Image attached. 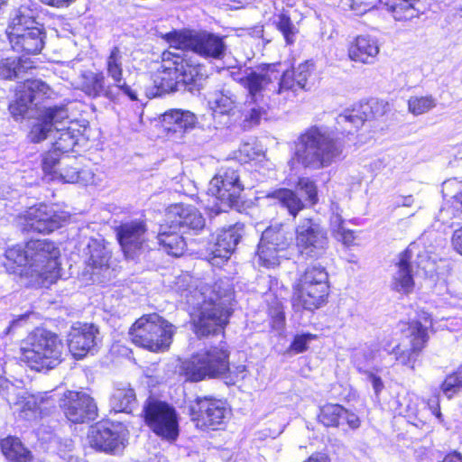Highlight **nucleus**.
I'll use <instances>...</instances> for the list:
<instances>
[{"label":"nucleus","mask_w":462,"mask_h":462,"mask_svg":"<svg viewBox=\"0 0 462 462\" xmlns=\"http://www.w3.org/2000/svg\"><path fill=\"white\" fill-rule=\"evenodd\" d=\"M433 324L432 319L429 314L427 317L420 318V320L412 322L407 331L406 337L402 343L396 345L390 354L395 356L397 363L413 367V364L419 355V352L424 347L429 339L427 328Z\"/></svg>","instance_id":"13"},{"label":"nucleus","mask_w":462,"mask_h":462,"mask_svg":"<svg viewBox=\"0 0 462 462\" xmlns=\"http://www.w3.org/2000/svg\"><path fill=\"white\" fill-rule=\"evenodd\" d=\"M174 333V326L157 313L142 316L129 331L134 344L152 352L167 350Z\"/></svg>","instance_id":"6"},{"label":"nucleus","mask_w":462,"mask_h":462,"mask_svg":"<svg viewBox=\"0 0 462 462\" xmlns=\"http://www.w3.org/2000/svg\"><path fill=\"white\" fill-rule=\"evenodd\" d=\"M43 29H44L43 26L35 20V21H33L32 25H25L24 27H21L19 25V26L15 27V31L10 32L7 34L8 40L14 39V37H18V34L19 35H22L23 33L27 34L28 32H32V30L40 31V30H43Z\"/></svg>","instance_id":"59"},{"label":"nucleus","mask_w":462,"mask_h":462,"mask_svg":"<svg viewBox=\"0 0 462 462\" xmlns=\"http://www.w3.org/2000/svg\"><path fill=\"white\" fill-rule=\"evenodd\" d=\"M2 452L10 462H29L31 452L17 438L7 437L1 441Z\"/></svg>","instance_id":"35"},{"label":"nucleus","mask_w":462,"mask_h":462,"mask_svg":"<svg viewBox=\"0 0 462 462\" xmlns=\"http://www.w3.org/2000/svg\"><path fill=\"white\" fill-rule=\"evenodd\" d=\"M243 233L244 226L238 223L221 229L216 241L209 244L207 249L208 262L212 265H219L227 260L242 238Z\"/></svg>","instance_id":"21"},{"label":"nucleus","mask_w":462,"mask_h":462,"mask_svg":"<svg viewBox=\"0 0 462 462\" xmlns=\"http://www.w3.org/2000/svg\"><path fill=\"white\" fill-rule=\"evenodd\" d=\"M35 12L31 9L28 5H21L14 9L9 17L8 26L6 28V33L15 31V27L25 25H32L35 21Z\"/></svg>","instance_id":"46"},{"label":"nucleus","mask_w":462,"mask_h":462,"mask_svg":"<svg viewBox=\"0 0 462 462\" xmlns=\"http://www.w3.org/2000/svg\"><path fill=\"white\" fill-rule=\"evenodd\" d=\"M26 248L32 273L41 277L45 285L54 283L60 275L59 248L47 239L31 240Z\"/></svg>","instance_id":"9"},{"label":"nucleus","mask_w":462,"mask_h":462,"mask_svg":"<svg viewBox=\"0 0 462 462\" xmlns=\"http://www.w3.org/2000/svg\"><path fill=\"white\" fill-rule=\"evenodd\" d=\"M46 32L43 30L32 31L27 34H22L18 37L9 40L14 51L28 55H35L42 51L44 47Z\"/></svg>","instance_id":"31"},{"label":"nucleus","mask_w":462,"mask_h":462,"mask_svg":"<svg viewBox=\"0 0 462 462\" xmlns=\"http://www.w3.org/2000/svg\"><path fill=\"white\" fill-rule=\"evenodd\" d=\"M379 51V44L374 37L359 35L350 43L347 53L349 59L355 62L373 64Z\"/></svg>","instance_id":"29"},{"label":"nucleus","mask_w":462,"mask_h":462,"mask_svg":"<svg viewBox=\"0 0 462 462\" xmlns=\"http://www.w3.org/2000/svg\"><path fill=\"white\" fill-rule=\"evenodd\" d=\"M431 252L426 250L425 248L423 250L418 251L417 254V267L423 270L425 275H430L432 271V265L433 262L431 260L430 256Z\"/></svg>","instance_id":"56"},{"label":"nucleus","mask_w":462,"mask_h":462,"mask_svg":"<svg viewBox=\"0 0 462 462\" xmlns=\"http://www.w3.org/2000/svg\"><path fill=\"white\" fill-rule=\"evenodd\" d=\"M67 217L64 212H58L47 205L32 207L23 217V229L26 232L51 233L61 226Z\"/></svg>","instance_id":"20"},{"label":"nucleus","mask_w":462,"mask_h":462,"mask_svg":"<svg viewBox=\"0 0 462 462\" xmlns=\"http://www.w3.org/2000/svg\"><path fill=\"white\" fill-rule=\"evenodd\" d=\"M68 119L69 112L65 106L45 107L32 125L28 134L29 140L34 143L44 141L57 125H61Z\"/></svg>","instance_id":"24"},{"label":"nucleus","mask_w":462,"mask_h":462,"mask_svg":"<svg viewBox=\"0 0 462 462\" xmlns=\"http://www.w3.org/2000/svg\"><path fill=\"white\" fill-rule=\"evenodd\" d=\"M196 116L189 111L179 109L170 110L162 115V122L168 131L174 133L193 128L196 124Z\"/></svg>","instance_id":"33"},{"label":"nucleus","mask_w":462,"mask_h":462,"mask_svg":"<svg viewBox=\"0 0 462 462\" xmlns=\"http://www.w3.org/2000/svg\"><path fill=\"white\" fill-rule=\"evenodd\" d=\"M363 374L371 382L375 394L378 395L384 387L382 378L370 370H364Z\"/></svg>","instance_id":"61"},{"label":"nucleus","mask_w":462,"mask_h":462,"mask_svg":"<svg viewBox=\"0 0 462 462\" xmlns=\"http://www.w3.org/2000/svg\"><path fill=\"white\" fill-rule=\"evenodd\" d=\"M342 8L344 10L354 11L356 14L361 15L368 11V7L362 3H356L354 0H344L342 1Z\"/></svg>","instance_id":"60"},{"label":"nucleus","mask_w":462,"mask_h":462,"mask_svg":"<svg viewBox=\"0 0 462 462\" xmlns=\"http://www.w3.org/2000/svg\"><path fill=\"white\" fill-rule=\"evenodd\" d=\"M53 90L42 80L25 79L16 91L15 100L9 105V111L15 120L32 116V108L40 100L50 98Z\"/></svg>","instance_id":"15"},{"label":"nucleus","mask_w":462,"mask_h":462,"mask_svg":"<svg viewBox=\"0 0 462 462\" xmlns=\"http://www.w3.org/2000/svg\"><path fill=\"white\" fill-rule=\"evenodd\" d=\"M328 294V287H297L293 296V306L313 311L324 304Z\"/></svg>","instance_id":"30"},{"label":"nucleus","mask_w":462,"mask_h":462,"mask_svg":"<svg viewBox=\"0 0 462 462\" xmlns=\"http://www.w3.org/2000/svg\"><path fill=\"white\" fill-rule=\"evenodd\" d=\"M418 0H387L386 5L392 11L393 17L398 21H407L417 16L414 7Z\"/></svg>","instance_id":"44"},{"label":"nucleus","mask_w":462,"mask_h":462,"mask_svg":"<svg viewBox=\"0 0 462 462\" xmlns=\"http://www.w3.org/2000/svg\"><path fill=\"white\" fill-rule=\"evenodd\" d=\"M229 410L225 402L211 397H198L194 404L190 406V415L196 427L205 430H215L222 425Z\"/></svg>","instance_id":"16"},{"label":"nucleus","mask_w":462,"mask_h":462,"mask_svg":"<svg viewBox=\"0 0 462 462\" xmlns=\"http://www.w3.org/2000/svg\"><path fill=\"white\" fill-rule=\"evenodd\" d=\"M42 168L47 181L64 183L94 184L95 174L88 168H82L75 156L61 155L56 152H47L42 155Z\"/></svg>","instance_id":"8"},{"label":"nucleus","mask_w":462,"mask_h":462,"mask_svg":"<svg viewBox=\"0 0 462 462\" xmlns=\"http://www.w3.org/2000/svg\"><path fill=\"white\" fill-rule=\"evenodd\" d=\"M5 257L18 265H28L29 263L26 245H16L9 247L5 251Z\"/></svg>","instance_id":"52"},{"label":"nucleus","mask_w":462,"mask_h":462,"mask_svg":"<svg viewBox=\"0 0 462 462\" xmlns=\"http://www.w3.org/2000/svg\"><path fill=\"white\" fill-rule=\"evenodd\" d=\"M181 371L191 382L222 377L229 371V352L223 346L202 349L182 362Z\"/></svg>","instance_id":"7"},{"label":"nucleus","mask_w":462,"mask_h":462,"mask_svg":"<svg viewBox=\"0 0 462 462\" xmlns=\"http://www.w3.org/2000/svg\"><path fill=\"white\" fill-rule=\"evenodd\" d=\"M345 413L346 409L343 406L327 403L320 407L319 420L326 427H338Z\"/></svg>","instance_id":"45"},{"label":"nucleus","mask_w":462,"mask_h":462,"mask_svg":"<svg viewBox=\"0 0 462 462\" xmlns=\"http://www.w3.org/2000/svg\"><path fill=\"white\" fill-rule=\"evenodd\" d=\"M117 238L127 258L134 259L141 251L151 248L150 234L145 223L141 220L122 224L117 230Z\"/></svg>","instance_id":"19"},{"label":"nucleus","mask_w":462,"mask_h":462,"mask_svg":"<svg viewBox=\"0 0 462 462\" xmlns=\"http://www.w3.org/2000/svg\"><path fill=\"white\" fill-rule=\"evenodd\" d=\"M165 222L171 229H182L183 231H199L205 226V218L193 206L182 203L173 204L167 208Z\"/></svg>","instance_id":"23"},{"label":"nucleus","mask_w":462,"mask_h":462,"mask_svg":"<svg viewBox=\"0 0 462 462\" xmlns=\"http://www.w3.org/2000/svg\"><path fill=\"white\" fill-rule=\"evenodd\" d=\"M337 240L341 241L345 245L350 246L354 244L355 236L354 232L349 229H343L336 236H334Z\"/></svg>","instance_id":"62"},{"label":"nucleus","mask_w":462,"mask_h":462,"mask_svg":"<svg viewBox=\"0 0 462 462\" xmlns=\"http://www.w3.org/2000/svg\"><path fill=\"white\" fill-rule=\"evenodd\" d=\"M276 64H265L257 69H245L239 83L247 91L248 102L273 100L277 103L291 101L299 90H309L308 80L313 64L305 61L296 68L280 71Z\"/></svg>","instance_id":"1"},{"label":"nucleus","mask_w":462,"mask_h":462,"mask_svg":"<svg viewBox=\"0 0 462 462\" xmlns=\"http://www.w3.org/2000/svg\"><path fill=\"white\" fill-rule=\"evenodd\" d=\"M342 152L343 144L338 139L313 126L298 138L295 155L304 167L319 170L339 160Z\"/></svg>","instance_id":"4"},{"label":"nucleus","mask_w":462,"mask_h":462,"mask_svg":"<svg viewBox=\"0 0 462 462\" xmlns=\"http://www.w3.org/2000/svg\"><path fill=\"white\" fill-rule=\"evenodd\" d=\"M147 426L157 436L174 441L179 436V417L176 409L169 403L150 400L143 407Z\"/></svg>","instance_id":"12"},{"label":"nucleus","mask_w":462,"mask_h":462,"mask_svg":"<svg viewBox=\"0 0 462 462\" xmlns=\"http://www.w3.org/2000/svg\"><path fill=\"white\" fill-rule=\"evenodd\" d=\"M64 349L58 335L36 328L23 342L20 359L37 371L52 369L60 364Z\"/></svg>","instance_id":"5"},{"label":"nucleus","mask_w":462,"mask_h":462,"mask_svg":"<svg viewBox=\"0 0 462 462\" xmlns=\"http://www.w3.org/2000/svg\"><path fill=\"white\" fill-rule=\"evenodd\" d=\"M85 254L88 255L87 263L93 268H102L106 266L109 259V252L102 241L98 239H89Z\"/></svg>","instance_id":"40"},{"label":"nucleus","mask_w":462,"mask_h":462,"mask_svg":"<svg viewBox=\"0 0 462 462\" xmlns=\"http://www.w3.org/2000/svg\"><path fill=\"white\" fill-rule=\"evenodd\" d=\"M298 188L306 194V199L310 201L311 205H315L318 202L317 186L314 181L308 178H300L298 181Z\"/></svg>","instance_id":"54"},{"label":"nucleus","mask_w":462,"mask_h":462,"mask_svg":"<svg viewBox=\"0 0 462 462\" xmlns=\"http://www.w3.org/2000/svg\"><path fill=\"white\" fill-rule=\"evenodd\" d=\"M134 390L129 383H117L110 397V406L116 412L130 413L136 407Z\"/></svg>","instance_id":"32"},{"label":"nucleus","mask_w":462,"mask_h":462,"mask_svg":"<svg viewBox=\"0 0 462 462\" xmlns=\"http://www.w3.org/2000/svg\"><path fill=\"white\" fill-rule=\"evenodd\" d=\"M170 38L171 48L191 51L207 59L221 60L226 54L223 38L212 32H174Z\"/></svg>","instance_id":"10"},{"label":"nucleus","mask_w":462,"mask_h":462,"mask_svg":"<svg viewBox=\"0 0 462 462\" xmlns=\"http://www.w3.org/2000/svg\"><path fill=\"white\" fill-rule=\"evenodd\" d=\"M451 244L454 250L462 255V226L453 232L451 236Z\"/></svg>","instance_id":"63"},{"label":"nucleus","mask_w":462,"mask_h":462,"mask_svg":"<svg viewBox=\"0 0 462 462\" xmlns=\"http://www.w3.org/2000/svg\"><path fill=\"white\" fill-rule=\"evenodd\" d=\"M343 420H345L352 430H356L360 427V420L358 416L354 412L347 411L346 409V413L343 416Z\"/></svg>","instance_id":"64"},{"label":"nucleus","mask_w":462,"mask_h":462,"mask_svg":"<svg viewBox=\"0 0 462 462\" xmlns=\"http://www.w3.org/2000/svg\"><path fill=\"white\" fill-rule=\"evenodd\" d=\"M376 350L367 348L355 354L354 363L359 372L364 373V370H368L367 366L376 357Z\"/></svg>","instance_id":"53"},{"label":"nucleus","mask_w":462,"mask_h":462,"mask_svg":"<svg viewBox=\"0 0 462 462\" xmlns=\"http://www.w3.org/2000/svg\"><path fill=\"white\" fill-rule=\"evenodd\" d=\"M268 101L248 102L245 98L243 110V127L249 129L259 125L262 117L266 115Z\"/></svg>","instance_id":"41"},{"label":"nucleus","mask_w":462,"mask_h":462,"mask_svg":"<svg viewBox=\"0 0 462 462\" xmlns=\"http://www.w3.org/2000/svg\"><path fill=\"white\" fill-rule=\"evenodd\" d=\"M235 97L228 90H216L208 94V105L214 115H228L235 107Z\"/></svg>","instance_id":"39"},{"label":"nucleus","mask_w":462,"mask_h":462,"mask_svg":"<svg viewBox=\"0 0 462 462\" xmlns=\"http://www.w3.org/2000/svg\"><path fill=\"white\" fill-rule=\"evenodd\" d=\"M283 250L276 248V246L259 243L257 256L259 263L267 268L274 267L280 264V253Z\"/></svg>","instance_id":"48"},{"label":"nucleus","mask_w":462,"mask_h":462,"mask_svg":"<svg viewBox=\"0 0 462 462\" xmlns=\"http://www.w3.org/2000/svg\"><path fill=\"white\" fill-rule=\"evenodd\" d=\"M315 338L316 335L310 333L296 335L290 348L295 353H302L307 350L308 344Z\"/></svg>","instance_id":"55"},{"label":"nucleus","mask_w":462,"mask_h":462,"mask_svg":"<svg viewBox=\"0 0 462 462\" xmlns=\"http://www.w3.org/2000/svg\"><path fill=\"white\" fill-rule=\"evenodd\" d=\"M55 129L59 135L56 137L53 148L50 152H56L61 155H66L65 153L72 151L78 143L79 131L72 130L70 127L62 129L59 127V125H57Z\"/></svg>","instance_id":"42"},{"label":"nucleus","mask_w":462,"mask_h":462,"mask_svg":"<svg viewBox=\"0 0 462 462\" xmlns=\"http://www.w3.org/2000/svg\"><path fill=\"white\" fill-rule=\"evenodd\" d=\"M33 68L29 59L10 57L0 59V79H20L28 69Z\"/></svg>","instance_id":"34"},{"label":"nucleus","mask_w":462,"mask_h":462,"mask_svg":"<svg viewBox=\"0 0 462 462\" xmlns=\"http://www.w3.org/2000/svg\"><path fill=\"white\" fill-rule=\"evenodd\" d=\"M88 438L94 448L117 454L125 447L126 433L121 425L104 421L92 426Z\"/></svg>","instance_id":"17"},{"label":"nucleus","mask_w":462,"mask_h":462,"mask_svg":"<svg viewBox=\"0 0 462 462\" xmlns=\"http://www.w3.org/2000/svg\"><path fill=\"white\" fill-rule=\"evenodd\" d=\"M328 275L321 265H312L306 269L297 287L324 286L328 287Z\"/></svg>","instance_id":"43"},{"label":"nucleus","mask_w":462,"mask_h":462,"mask_svg":"<svg viewBox=\"0 0 462 462\" xmlns=\"http://www.w3.org/2000/svg\"><path fill=\"white\" fill-rule=\"evenodd\" d=\"M244 187L238 169L223 166L209 182L208 193L220 202L219 211H226L236 202Z\"/></svg>","instance_id":"14"},{"label":"nucleus","mask_w":462,"mask_h":462,"mask_svg":"<svg viewBox=\"0 0 462 462\" xmlns=\"http://www.w3.org/2000/svg\"><path fill=\"white\" fill-rule=\"evenodd\" d=\"M77 87L92 98L104 97L114 99L117 96V92L114 91V87L107 82L101 71H83L78 78Z\"/></svg>","instance_id":"27"},{"label":"nucleus","mask_w":462,"mask_h":462,"mask_svg":"<svg viewBox=\"0 0 462 462\" xmlns=\"http://www.w3.org/2000/svg\"><path fill=\"white\" fill-rule=\"evenodd\" d=\"M331 217H330V228L334 236L345 229L344 219L342 218L339 208L337 205L333 204L331 207Z\"/></svg>","instance_id":"57"},{"label":"nucleus","mask_w":462,"mask_h":462,"mask_svg":"<svg viewBox=\"0 0 462 462\" xmlns=\"http://www.w3.org/2000/svg\"><path fill=\"white\" fill-rule=\"evenodd\" d=\"M56 400L53 395L44 393L37 395H32V400L27 402L29 408L34 411H39L40 413L46 412L50 408L55 406Z\"/></svg>","instance_id":"50"},{"label":"nucleus","mask_w":462,"mask_h":462,"mask_svg":"<svg viewBox=\"0 0 462 462\" xmlns=\"http://www.w3.org/2000/svg\"><path fill=\"white\" fill-rule=\"evenodd\" d=\"M66 418L73 423H85L96 419L97 407L94 399L83 391H67L60 401Z\"/></svg>","instance_id":"18"},{"label":"nucleus","mask_w":462,"mask_h":462,"mask_svg":"<svg viewBox=\"0 0 462 462\" xmlns=\"http://www.w3.org/2000/svg\"><path fill=\"white\" fill-rule=\"evenodd\" d=\"M440 390L448 398L462 392V364L445 376L440 383Z\"/></svg>","instance_id":"47"},{"label":"nucleus","mask_w":462,"mask_h":462,"mask_svg":"<svg viewBox=\"0 0 462 462\" xmlns=\"http://www.w3.org/2000/svg\"><path fill=\"white\" fill-rule=\"evenodd\" d=\"M387 103L383 100H373L369 103L360 104L352 109L345 110L337 117V124L342 127L343 132L352 133L366 120L384 115Z\"/></svg>","instance_id":"22"},{"label":"nucleus","mask_w":462,"mask_h":462,"mask_svg":"<svg viewBox=\"0 0 462 462\" xmlns=\"http://www.w3.org/2000/svg\"><path fill=\"white\" fill-rule=\"evenodd\" d=\"M414 249L415 245H411L398 256L390 284L391 289L398 293L408 295L413 291L415 282L411 258Z\"/></svg>","instance_id":"26"},{"label":"nucleus","mask_w":462,"mask_h":462,"mask_svg":"<svg viewBox=\"0 0 462 462\" xmlns=\"http://www.w3.org/2000/svg\"><path fill=\"white\" fill-rule=\"evenodd\" d=\"M234 292L223 281L200 283L187 296L194 333L199 337L223 333L232 315Z\"/></svg>","instance_id":"2"},{"label":"nucleus","mask_w":462,"mask_h":462,"mask_svg":"<svg viewBox=\"0 0 462 462\" xmlns=\"http://www.w3.org/2000/svg\"><path fill=\"white\" fill-rule=\"evenodd\" d=\"M98 329L93 324L73 326L69 335V348L71 354L81 359L93 353L97 346Z\"/></svg>","instance_id":"25"},{"label":"nucleus","mask_w":462,"mask_h":462,"mask_svg":"<svg viewBox=\"0 0 462 462\" xmlns=\"http://www.w3.org/2000/svg\"><path fill=\"white\" fill-rule=\"evenodd\" d=\"M291 236L282 224H275L268 226L262 234L260 242L285 250L290 245Z\"/></svg>","instance_id":"38"},{"label":"nucleus","mask_w":462,"mask_h":462,"mask_svg":"<svg viewBox=\"0 0 462 462\" xmlns=\"http://www.w3.org/2000/svg\"><path fill=\"white\" fill-rule=\"evenodd\" d=\"M176 229L172 231H161L156 236L157 244L168 254L172 256H180L184 253L186 243L181 236L176 233Z\"/></svg>","instance_id":"37"},{"label":"nucleus","mask_w":462,"mask_h":462,"mask_svg":"<svg viewBox=\"0 0 462 462\" xmlns=\"http://www.w3.org/2000/svg\"><path fill=\"white\" fill-rule=\"evenodd\" d=\"M268 198L274 199L278 203L285 208L289 214L296 217L300 210L304 208L302 200L297 194L289 189H278L267 195Z\"/></svg>","instance_id":"36"},{"label":"nucleus","mask_w":462,"mask_h":462,"mask_svg":"<svg viewBox=\"0 0 462 462\" xmlns=\"http://www.w3.org/2000/svg\"><path fill=\"white\" fill-rule=\"evenodd\" d=\"M208 78L205 66L191 64L177 52L167 51L162 54V65L152 76V97L173 91H199Z\"/></svg>","instance_id":"3"},{"label":"nucleus","mask_w":462,"mask_h":462,"mask_svg":"<svg viewBox=\"0 0 462 462\" xmlns=\"http://www.w3.org/2000/svg\"><path fill=\"white\" fill-rule=\"evenodd\" d=\"M256 155L257 152L255 151L254 147L249 143H245L239 147L236 158L241 163H244L254 160Z\"/></svg>","instance_id":"58"},{"label":"nucleus","mask_w":462,"mask_h":462,"mask_svg":"<svg viewBox=\"0 0 462 462\" xmlns=\"http://www.w3.org/2000/svg\"><path fill=\"white\" fill-rule=\"evenodd\" d=\"M295 245L302 257L306 259L320 258L328 248L327 231L315 219L302 218L295 228Z\"/></svg>","instance_id":"11"},{"label":"nucleus","mask_w":462,"mask_h":462,"mask_svg":"<svg viewBox=\"0 0 462 462\" xmlns=\"http://www.w3.org/2000/svg\"><path fill=\"white\" fill-rule=\"evenodd\" d=\"M276 26L282 33L287 44H292L295 42V36L298 33V29L287 14H281L278 16Z\"/></svg>","instance_id":"49"},{"label":"nucleus","mask_w":462,"mask_h":462,"mask_svg":"<svg viewBox=\"0 0 462 462\" xmlns=\"http://www.w3.org/2000/svg\"><path fill=\"white\" fill-rule=\"evenodd\" d=\"M123 52L120 48L116 46L114 47L110 54L108 55L106 61V70L107 76L113 81L114 91L116 92H123L131 100L137 99V94L128 86L125 79H123Z\"/></svg>","instance_id":"28"},{"label":"nucleus","mask_w":462,"mask_h":462,"mask_svg":"<svg viewBox=\"0 0 462 462\" xmlns=\"http://www.w3.org/2000/svg\"><path fill=\"white\" fill-rule=\"evenodd\" d=\"M433 101L429 97H412L408 101L409 111L419 116L429 111L432 106Z\"/></svg>","instance_id":"51"}]
</instances>
